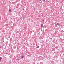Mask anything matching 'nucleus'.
<instances>
[{"label": "nucleus", "instance_id": "nucleus-15", "mask_svg": "<svg viewBox=\"0 0 64 64\" xmlns=\"http://www.w3.org/2000/svg\"><path fill=\"white\" fill-rule=\"evenodd\" d=\"M42 1H44V0H42Z\"/></svg>", "mask_w": 64, "mask_h": 64}, {"label": "nucleus", "instance_id": "nucleus-14", "mask_svg": "<svg viewBox=\"0 0 64 64\" xmlns=\"http://www.w3.org/2000/svg\"><path fill=\"white\" fill-rule=\"evenodd\" d=\"M48 2H49V1H48Z\"/></svg>", "mask_w": 64, "mask_h": 64}, {"label": "nucleus", "instance_id": "nucleus-4", "mask_svg": "<svg viewBox=\"0 0 64 64\" xmlns=\"http://www.w3.org/2000/svg\"><path fill=\"white\" fill-rule=\"evenodd\" d=\"M9 11L10 12H11V10H10V9L9 10Z\"/></svg>", "mask_w": 64, "mask_h": 64}, {"label": "nucleus", "instance_id": "nucleus-18", "mask_svg": "<svg viewBox=\"0 0 64 64\" xmlns=\"http://www.w3.org/2000/svg\"><path fill=\"white\" fill-rule=\"evenodd\" d=\"M19 44V43L18 44Z\"/></svg>", "mask_w": 64, "mask_h": 64}, {"label": "nucleus", "instance_id": "nucleus-5", "mask_svg": "<svg viewBox=\"0 0 64 64\" xmlns=\"http://www.w3.org/2000/svg\"><path fill=\"white\" fill-rule=\"evenodd\" d=\"M0 60H1L2 59V58L1 57H0Z\"/></svg>", "mask_w": 64, "mask_h": 64}, {"label": "nucleus", "instance_id": "nucleus-19", "mask_svg": "<svg viewBox=\"0 0 64 64\" xmlns=\"http://www.w3.org/2000/svg\"><path fill=\"white\" fill-rule=\"evenodd\" d=\"M11 48H12V47H11Z\"/></svg>", "mask_w": 64, "mask_h": 64}, {"label": "nucleus", "instance_id": "nucleus-9", "mask_svg": "<svg viewBox=\"0 0 64 64\" xmlns=\"http://www.w3.org/2000/svg\"><path fill=\"white\" fill-rule=\"evenodd\" d=\"M1 46H0V49L1 48Z\"/></svg>", "mask_w": 64, "mask_h": 64}, {"label": "nucleus", "instance_id": "nucleus-2", "mask_svg": "<svg viewBox=\"0 0 64 64\" xmlns=\"http://www.w3.org/2000/svg\"><path fill=\"white\" fill-rule=\"evenodd\" d=\"M39 48V46H38L36 47V48Z\"/></svg>", "mask_w": 64, "mask_h": 64}, {"label": "nucleus", "instance_id": "nucleus-6", "mask_svg": "<svg viewBox=\"0 0 64 64\" xmlns=\"http://www.w3.org/2000/svg\"><path fill=\"white\" fill-rule=\"evenodd\" d=\"M40 64H43V62H41L40 63Z\"/></svg>", "mask_w": 64, "mask_h": 64}, {"label": "nucleus", "instance_id": "nucleus-7", "mask_svg": "<svg viewBox=\"0 0 64 64\" xmlns=\"http://www.w3.org/2000/svg\"><path fill=\"white\" fill-rule=\"evenodd\" d=\"M57 25H59V23H57Z\"/></svg>", "mask_w": 64, "mask_h": 64}, {"label": "nucleus", "instance_id": "nucleus-17", "mask_svg": "<svg viewBox=\"0 0 64 64\" xmlns=\"http://www.w3.org/2000/svg\"><path fill=\"white\" fill-rule=\"evenodd\" d=\"M45 1V0H44V1Z\"/></svg>", "mask_w": 64, "mask_h": 64}, {"label": "nucleus", "instance_id": "nucleus-3", "mask_svg": "<svg viewBox=\"0 0 64 64\" xmlns=\"http://www.w3.org/2000/svg\"><path fill=\"white\" fill-rule=\"evenodd\" d=\"M22 58H24V56H22Z\"/></svg>", "mask_w": 64, "mask_h": 64}, {"label": "nucleus", "instance_id": "nucleus-1", "mask_svg": "<svg viewBox=\"0 0 64 64\" xmlns=\"http://www.w3.org/2000/svg\"><path fill=\"white\" fill-rule=\"evenodd\" d=\"M41 27H43V24H41Z\"/></svg>", "mask_w": 64, "mask_h": 64}, {"label": "nucleus", "instance_id": "nucleus-13", "mask_svg": "<svg viewBox=\"0 0 64 64\" xmlns=\"http://www.w3.org/2000/svg\"><path fill=\"white\" fill-rule=\"evenodd\" d=\"M3 42H4V41H3Z\"/></svg>", "mask_w": 64, "mask_h": 64}, {"label": "nucleus", "instance_id": "nucleus-10", "mask_svg": "<svg viewBox=\"0 0 64 64\" xmlns=\"http://www.w3.org/2000/svg\"><path fill=\"white\" fill-rule=\"evenodd\" d=\"M14 49H15V48H14Z\"/></svg>", "mask_w": 64, "mask_h": 64}, {"label": "nucleus", "instance_id": "nucleus-12", "mask_svg": "<svg viewBox=\"0 0 64 64\" xmlns=\"http://www.w3.org/2000/svg\"><path fill=\"white\" fill-rule=\"evenodd\" d=\"M52 39V38H50V39Z\"/></svg>", "mask_w": 64, "mask_h": 64}, {"label": "nucleus", "instance_id": "nucleus-16", "mask_svg": "<svg viewBox=\"0 0 64 64\" xmlns=\"http://www.w3.org/2000/svg\"><path fill=\"white\" fill-rule=\"evenodd\" d=\"M57 14V13H56V14Z\"/></svg>", "mask_w": 64, "mask_h": 64}, {"label": "nucleus", "instance_id": "nucleus-8", "mask_svg": "<svg viewBox=\"0 0 64 64\" xmlns=\"http://www.w3.org/2000/svg\"><path fill=\"white\" fill-rule=\"evenodd\" d=\"M41 46H42V47H43V45H42Z\"/></svg>", "mask_w": 64, "mask_h": 64}, {"label": "nucleus", "instance_id": "nucleus-11", "mask_svg": "<svg viewBox=\"0 0 64 64\" xmlns=\"http://www.w3.org/2000/svg\"><path fill=\"white\" fill-rule=\"evenodd\" d=\"M1 60H0V62H1Z\"/></svg>", "mask_w": 64, "mask_h": 64}]
</instances>
